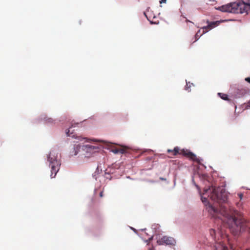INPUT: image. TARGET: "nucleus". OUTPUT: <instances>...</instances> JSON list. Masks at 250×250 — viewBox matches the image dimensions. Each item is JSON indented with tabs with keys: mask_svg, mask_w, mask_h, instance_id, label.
I'll list each match as a JSON object with an SVG mask.
<instances>
[{
	"mask_svg": "<svg viewBox=\"0 0 250 250\" xmlns=\"http://www.w3.org/2000/svg\"><path fill=\"white\" fill-rule=\"evenodd\" d=\"M210 192L208 195L210 199L214 202L213 205L210 203L208 198L201 196V200L206 206L208 205V211L214 218L220 219L223 223L234 234L244 230L246 227V222L240 217L237 210H228L222 203L227 201L228 196L225 189L211 185L208 188L205 189L203 194Z\"/></svg>",
	"mask_w": 250,
	"mask_h": 250,
	"instance_id": "f257e3e1",
	"label": "nucleus"
},
{
	"mask_svg": "<svg viewBox=\"0 0 250 250\" xmlns=\"http://www.w3.org/2000/svg\"><path fill=\"white\" fill-rule=\"evenodd\" d=\"M250 8V0H242V2H230L218 7L217 9L223 12L234 14H248Z\"/></svg>",
	"mask_w": 250,
	"mask_h": 250,
	"instance_id": "f03ea898",
	"label": "nucleus"
},
{
	"mask_svg": "<svg viewBox=\"0 0 250 250\" xmlns=\"http://www.w3.org/2000/svg\"><path fill=\"white\" fill-rule=\"evenodd\" d=\"M167 152L169 153H171V154L173 156L176 155L178 154H181L183 155L186 156L189 159L197 162L198 165L197 166L201 170H203V168H206V167L203 164H201L200 158H197L194 154L188 151V150L183 149L180 152H179V149L177 146L175 147L173 150L168 149L167 150Z\"/></svg>",
	"mask_w": 250,
	"mask_h": 250,
	"instance_id": "7ed1b4c3",
	"label": "nucleus"
},
{
	"mask_svg": "<svg viewBox=\"0 0 250 250\" xmlns=\"http://www.w3.org/2000/svg\"><path fill=\"white\" fill-rule=\"evenodd\" d=\"M58 152L57 150H51L47 155V161L49 163V167L51 172H58L61 165L60 160L58 159Z\"/></svg>",
	"mask_w": 250,
	"mask_h": 250,
	"instance_id": "20e7f679",
	"label": "nucleus"
},
{
	"mask_svg": "<svg viewBox=\"0 0 250 250\" xmlns=\"http://www.w3.org/2000/svg\"><path fill=\"white\" fill-rule=\"evenodd\" d=\"M82 149L84 152V155L86 157L92 156L95 154L98 153L100 150L98 146L89 145L83 146Z\"/></svg>",
	"mask_w": 250,
	"mask_h": 250,
	"instance_id": "39448f33",
	"label": "nucleus"
},
{
	"mask_svg": "<svg viewBox=\"0 0 250 250\" xmlns=\"http://www.w3.org/2000/svg\"><path fill=\"white\" fill-rule=\"evenodd\" d=\"M111 151L115 154H127L131 153L132 150L127 146H121L119 147H114L112 148Z\"/></svg>",
	"mask_w": 250,
	"mask_h": 250,
	"instance_id": "423d86ee",
	"label": "nucleus"
},
{
	"mask_svg": "<svg viewBox=\"0 0 250 250\" xmlns=\"http://www.w3.org/2000/svg\"><path fill=\"white\" fill-rule=\"evenodd\" d=\"M157 243L159 245L166 244L168 245H174L176 243V241L172 237L165 236L158 240L157 241Z\"/></svg>",
	"mask_w": 250,
	"mask_h": 250,
	"instance_id": "0eeeda50",
	"label": "nucleus"
},
{
	"mask_svg": "<svg viewBox=\"0 0 250 250\" xmlns=\"http://www.w3.org/2000/svg\"><path fill=\"white\" fill-rule=\"evenodd\" d=\"M211 173H194L195 175H197L200 178L204 180H207L208 182H210L211 178L209 176V174H210Z\"/></svg>",
	"mask_w": 250,
	"mask_h": 250,
	"instance_id": "6e6552de",
	"label": "nucleus"
},
{
	"mask_svg": "<svg viewBox=\"0 0 250 250\" xmlns=\"http://www.w3.org/2000/svg\"><path fill=\"white\" fill-rule=\"evenodd\" d=\"M220 23L219 21H213L211 22L210 23H208V26H204L203 27V29H205L206 30H210L211 29L214 28V27L218 26Z\"/></svg>",
	"mask_w": 250,
	"mask_h": 250,
	"instance_id": "1a4fd4ad",
	"label": "nucleus"
},
{
	"mask_svg": "<svg viewBox=\"0 0 250 250\" xmlns=\"http://www.w3.org/2000/svg\"><path fill=\"white\" fill-rule=\"evenodd\" d=\"M248 92V90L246 89H238L236 92L235 96L236 98H240L244 96Z\"/></svg>",
	"mask_w": 250,
	"mask_h": 250,
	"instance_id": "9d476101",
	"label": "nucleus"
},
{
	"mask_svg": "<svg viewBox=\"0 0 250 250\" xmlns=\"http://www.w3.org/2000/svg\"><path fill=\"white\" fill-rule=\"evenodd\" d=\"M81 148V146L79 145H75L74 146L73 151L71 154V156H75L77 155L80 151V149Z\"/></svg>",
	"mask_w": 250,
	"mask_h": 250,
	"instance_id": "9b49d317",
	"label": "nucleus"
},
{
	"mask_svg": "<svg viewBox=\"0 0 250 250\" xmlns=\"http://www.w3.org/2000/svg\"><path fill=\"white\" fill-rule=\"evenodd\" d=\"M208 32V30H206L205 29H203V31L201 33V30H199L197 33L196 34L195 37V39H196V41L198 40L199 38L204 34L206 33V32Z\"/></svg>",
	"mask_w": 250,
	"mask_h": 250,
	"instance_id": "f8f14e48",
	"label": "nucleus"
},
{
	"mask_svg": "<svg viewBox=\"0 0 250 250\" xmlns=\"http://www.w3.org/2000/svg\"><path fill=\"white\" fill-rule=\"evenodd\" d=\"M218 95L223 100L230 101V100L228 98V95L223 93H218Z\"/></svg>",
	"mask_w": 250,
	"mask_h": 250,
	"instance_id": "ddd939ff",
	"label": "nucleus"
},
{
	"mask_svg": "<svg viewBox=\"0 0 250 250\" xmlns=\"http://www.w3.org/2000/svg\"><path fill=\"white\" fill-rule=\"evenodd\" d=\"M78 125V123H77V124H72L71 126L69 127V129L66 130V133L67 134V136H70V134H69L70 132V129L73 127H75L76 125Z\"/></svg>",
	"mask_w": 250,
	"mask_h": 250,
	"instance_id": "4468645a",
	"label": "nucleus"
},
{
	"mask_svg": "<svg viewBox=\"0 0 250 250\" xmlns=\"http://www.w3.org/2000/svg\"><path fill=\"white\" fill-rule=\"evenodd\" d=\"M250 107V100L249 101V102L248 103L246 104V106L245 108L248 109Z\"/></svg>",
	"mask_w": 250,
	"mask_h": 250,
	"instance_id": "2eb2a0df",
	"label": "nucleus"
},
{
	"mask_svg": "<svg viewBox=\"0 0 250 250\" xmlns=\"http://www.w3.org/2000/svg\"><path fill=\"white\" fill-rule=\"evenodd\" d=\"M245 80L248 83H250V77L246 78Z\"/></svg>",
	"mask_w": 250,
	"mask_h": 250,
	"instance_id": "dca6fc26",
	"label": "nucleus"
},
{
	"mask_svg": "<svg viewBox=\"0 0 250 250\" xmlns=\"http://www.w3.org/2000/svg\"><path fill=\"white\" fill-rule=\"evenodd\" d=\"M47 122L52 123L53 122V120L51 118H49L47 119Z\"/></svg>",
	"mask_w": 250,
	"mask_h": 250,
	"instance_id": "f3484780",
	"label": "nucleus"
},
{
	"mask_svg": "<svg viewBox=\"0 0 250 250\" xmlns=\"http://www.w3.org/2000/svg\"><path fill=\"white\" fill-rule=\"evenodd\" d=\"M238 196H239V197L240 199V200H242V198H243V194H242V193H239V194H238Z\"/></svg>",
	"mask_w": 250,
	"mask_h": 250,
	"instance_id": "a211bd4d",
	"label": "nucleus"
},
{
	"mask_svg": "<svg viewBox=\"0 0 250 250\" xmlns=\"http://www.w3.org/2000/svg\"><path fill=\"white\" fill-rule=\"evenodd\" d=\"M53 173H52V174L50 175L51 178L55 177V176L56 175L57 172L54 173V175L53 176Z\"/></svg>",
	"mask_w": 250,
	"mask_h": 250,
	"instance_id": "6ab92c4d",
	"label": "nucleus"
},
{
	"mask_svg": "<svg viewBox=\"0 0 250 250\" xmlns=\"http://www.w3.org/2000/svg\"><path fill=\"white\" fill-rule=\"evenodd\" d=\"M166 1H167L166 0H161L160 1V3H165V2H166Z\"/></svg>",
	"mask_w": 250,
	"mask_h": 250,
	"instance_id": "aec40b11",
	"label": "nucleus"
},
{
	"mask_svg": "<svg viewBox=\"0 0 250 250\" xmlns=\"http://www.w3.org/2000/svg\"><path fill=\"white\" fill-rule=\"evenodd\" d=\"M100 196L101 197H102L103 196V191H101L100 193Z\"/></svg>",
	"mask_w": 250,
	"mask_h": 250,
	"instance_id": "412c9836",
	"label": "nucleus"
},
{
	"mask_svg": "<svg viewBox=\"0 0 250 250\" xmlns=\"http://www.w3.org/2000/svg\"><path fill=\"white\" fill-rule=\"evenodd\" d=\"M144 15L146 17V18H147V19L148 20H149L148 19V18H147V16H146V13H145V12H144Z\"/></svg>",
	"mask_w": 250,
	"mask_h": 250,
	"instance_id": "4be33fe9",
	"label": "nucleus"
},
{
	"mask_svg": "<svg viewBox=\"0 0 250 250\" xmlns=\"http://www.w3.org/2000/svg\"><path fill=\"white\" fill-rule=\"evenodd\" d=\"M212 232H213L214 233V230L213 229H211L210 230V233H212Z\"/></svg>",
	"mask_w": 250,
	"mask_h": 250,
	"instance_id": "5701e85b",
	"label": "nucleus"
},
{
	"mask_svg": "<svg viewBox=\"0 0 250 250\" xmlns=\"http://www.w3.org/2000/svg\"><path fill=\"white\" fill-rule=\"evenodd\" d=\"M110 173L109 172H108V173H105V175H110Z\"/></svg>",
	"mask_w": 250,
	"mask_h": 250,
	"instance_id": "b1692460",
	"label": "nucleus"
},
{
	"mask_svg": "<svg viewBox=\"0 0 250 250\" xmlns=\"http://www.w3.org/2000/svg\"><path fill=\"white\" fill-rule=\"evenodd\" d=\"M246 250H250V249H247Z\"/></svg>",
	"mask_w": 250,
	"mask_h": 250,
	"instance_id": "393cba45",
	"label": "nucleus"
}]
</instances>
